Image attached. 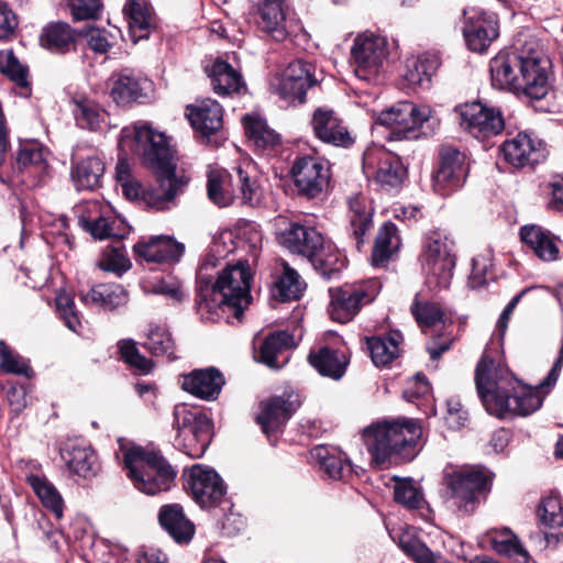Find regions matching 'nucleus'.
<instances>
[{
  "mask_svg": "<svg viewBox=\"0 0 563 563\" xmlns=\"http://www.w3.org/2000/svg\"><path fill=\"white\" fill-rule=\"evenodd\" d=\"M119 147L139 155L155 174L156 184L142 191L144 203L156 211L176 207L190 177L177 168L167 136L155 131L148 122L140 121L121 130Z\"/></svg>",
  "mask_w": 563,
  "mask_h": 563,
  "instance_id": "f257e3e1",
  "label": "nucleus"
},
{
  "mask_svg": "<svg viewBox=\"0 0 563 563\" xmlns=\"http://www.w3.org/2000/svg\"><path fill=\"white\" fill-rule=\"evenodd\" d=\"M81 302L103 310H114L129 300L128 291L115 283H103L92 286L88 291H80Z\"/></svg>",
  "mask_w": 563,
  "mask_h": 563,
  "instance_id": "72a5a7b5",
  "label": "nucleus"
},
{
  "mask_svg": "<svg viewBox=\"0 0 563 563\" xmlns=\"http://www.w3.org/2000/svg\"><path fill=\"white\" fill-rule=\"evenodd\" d=\"M394 497L398 504L411 509L421 508L424 503L422 493L412 479L397 481L394 488Z\"/></svg>",
  "mask_w": 563,
  "mask_h": 563,
  "instance_id": "680f3d73",
  "label": "nucleus"
},
{
  "mask_svg": "<svg viewBox=\"0 0 563 563\" xmlns=\"http://www.w3.org/2000/svg\"><path fill=\"white\" fill-rule=\"evenodd\" d=\"M363 169L367 176H373L375 183L385 191L399 188L407 177L401 158L383 148L365 151Z\"/></svg>",
  "mask_w": 563,
  "mask_h": 563,
  "instance_id": "ddd939ff",
  "label": "nucleus"
},
{
  "mask_svg": "<svg viewBox=\"0 0 563 563\" xmlns=\"http://www.w3.org/2000/svg\"><path fill=\"white\" fill-rule=\"evenodd\" d=\"M206 73L217 95L230 96L245 88L242 75L221 58L214 59L210 66H207Z\"/></svg>",
  "mask_w": 563,
  "mask_h": 563,
  "instance_id": "f704fd0d",
  "label": "nucleus"
},
{
  "mask_svg": "<svg viewBox=\"0 0 563 563\" xmlns=\"http://www.w3.org/2000/svg\"><path fill=\"white\" fill-rule=\"evenodd\" d=\"M0 369L15 375L31 376V368L27 363L16 353L0 341Z\"/></svg>",
  "mask_w": 563,
  "mask_h": 563,
  "instance_id": "0e129e2a",
  "label": "nucleus"
},
{
  "mask_svg": "<svg viewBox=\"0 0 563 563\" xmlns=\"http://www.w3.org/2000/svg\"><path fill=\"white\" fill-rule=\"evenodd\" d=\"M363 437L373 462L384 468L413 460L419 452L422 428L415 419L382 420L367 427Z\"/></svg>",
  "mask_w": 563,
  "mask_h": 563,
  "instance_id": "7ed1b4c3",
  "label": "nucleus"
},
{
  "mask_svg": "<svg viewBox=\"0 0 563 563\" xmlns=\"http://www.w3.org/2000/svg\"><path fill=\"white\" fill-rule=\"evenodd\" d=\"M551 89V60L545 56L536 40H526L518 93L530 99L541 100Z\"/></svg>",
  "mask_w": 563,
  "mask_h": 563,
  "instance_id": "9d476101",
  "label": "nucleus"
},
{
  "mask_svg": "<svg viewBox=\"0 0 563 563\" xmlns=\"http://www.w3.org/2000/svg\"><path fill=\"white\" fill-rule=\"evenodd\" d=\"M174 424L178 430L177 435H190L196 439L195 446H190L191 459L201 457L211 439V421L202 412L191 410L185 405L176 406L174 409Z\"/></svg>",
  "mask_w": 563,
  "mask_h": 563,
  "instance_id": "a211bd4d",
  "label": "nucleus"
},
{
  "mask_svg": "<svg viewBox=\"0 0 563 563\" xmlns=\"http://www.w3.org/2000/svg\"><path fill=\"white\" fill-rule=\"evenodd\" d=\"M410 310L423 332L438 324H445L444 312L438 303L429 301L420 302L416 298Z\"/></svg>",
  "mask_w": 563,
  "mask_h": 563,
  "instance_id": "bf43d9fd",
  "label": "nucleus"
},
{
  "mask_svg": "<svg viewBox=\"0 0 563 563\" xmlns=\"http://www.w3.org/2000/svg\"><path fill=\"white\" fill-rule=\"evenodd\" d=\"M520 239L541 261L553 262L559 260L560 239L550 231L536 224L523 225L520 229Z\"/></svg>",
  "mask_w": 563,
  "mask_h": 563,
  "instance_id": "c756f323",
  "label": "nucleus"
},
{
  "mask_svg": "<svg viewBox=\"0 0 563 563\" xmlns=\"http://www.w3.org/2000/svg\"><path fill=\"white\" fill-rule=\"evenodd\" d=\"M318 82L314 66L301 59L291 62L283 71L277 93L288 103H303L307 90Z\"/></svg>",
  "mask_w": 563,
  "mask_h": 563,
  "instance_id": "4be33fe9",
  "label": "nucleus"
},
{
  "mask_svg": "<svg viewBox=\"0 0 563 563\" xmlns=\"http://www.w3.org/2000/svg\"><path fill=\"white\" fill-rule=\"evenodd\" d=\"M35 495L57 520L62 519L64 512V500L57 488L45 477L38 474H29L25 477Z\"/></svg>",
  "mask_w": 563,
  "mask_h": 563,
  "instance_id": "79ce46f5",
  "label": "nucleus"
},
{
  "mask_svg": "<svg viewBox=\"0 0 563 563\" xmlns=\"http://www.w3.org/2000/svg\"><path fill=\"white\" fill-rule=\"evenodd\" d=\"M242 123L246 135L258 148H273L280 141L279 134L271 129L266 121L257 114H245Z\"/></svg>",
  "mask_w": 563,
  "mask_h": 563,
  "instance_id": "49530a36",
  "label": "nucleus"
},
{
  "mask_svg": "<svg viewBox=\"0 0 563 563\" xmlns=\"http://www.w3.org/2000/svg\"><path fill=\"white\" fill-rule=\"evenodd\" d=\"M187 117L191 125L206 136L218 132L223 124V109L218 101L210 98L188 106Z\"/></svg>",
  "mask_w": 563,
  "mask_h": 563,
  "instance_id": "cd10ccee",
  "label": "nucleus"
},
{
  "mask_svg": "<svg viewBox=\"0 0 563 563\" xmlns=\"http://www.w3.org/2000/svg\"><path fill=\"white\" fill-rule=\"evenodd\" d=\"M118 443L117 457L122 459L128 476L137 490L156 495L172 487L176 473L161 455L124 439H119Z\"/></svg>",
  "mask_w": 563,
  "mask_h": 563,
  "instance_id": "20e7f679",
  "label": "nucleus"
},
{
  "mask_svg": "<svg viewBox=\"0 0 563 563\" xmlns=\"http://www.w3.org/2000/svg\"><path fill=\"white\" fill-rule=\"evenodd\" d=\"M291 175L298 191L309 198L320 195L330 180V168L327 162L313 156L296 158Z\"/></svg>",
  "mask_w": 563,
  "mask_h": 563,
  "instance_id": "6ab92c4d",
  "label": "nucleus"
},
{
  "mask_svg": "<svg viewBox=\"0 0 563 563\" xmlns=\"http://www.w3.org/2000/svg\"><path fill=\"white\" fill-rule=\"evenodd\" d=\"M493 267V258L489 252L478 254L472 260V272L468 278V285L472 288H481L487 284L488 273Z\"/></svg>",
  "mask_w": 563,
  "mask_h": 563,
  "instance_id": "338daca9",
  "label": "nucleus"
},
{
  "mask_svg": "<svg viewBox=\"0 0 563 563\" xmlns=\"http://www.w3.org/2000/svg\"><path fill=\"white\" fill-rule=\"evenodd\" d=\"M75 213L78 218V224L91 234L93 239H118L122 240L128 233L123 220L106 216L102 205L97 201H87L77 206Z\"/></svg>",
  "mask_w": 563,
  "mask_h": 563,
  "instance_id": "2eb2a0df",
  "label": "nucleus"
},
{
  "mask_svg": "<svg viewBox=\"0 0 563 563\" xmlns=\"http://www.w3.org/2000/svg\"><path fill=\"white\" fill-rule=\"evenodd\" d=\"M380 287V283L372 278L330 288L329 313L331 319L341 323L349 322L363 306L376 298Z\"/></svg>",
  "mask_w": 563,
  "mask_h": 563,
  "instance_id": "1a4fd4ad",
  "label": "nucleus"
},
{
  "mask_svg": "<svg viewBox=\"0 0 563 563\" xmlns=\"http://www.w3.org/2000/svg\"><path fill=\"white\" fill-rule=\"evenodd\" d=\"M234 175L225 169L213 168L208 173L207 191L209 199L219 207H228L235 197V187L244 203H256L261 197V187L252 162L234 167Z\"/></svg>",
  "mask_w": 563,
  "mask_h": 563,
  "instance_id": "39448f33",
  "label": "nucleus"
},
{
  "mask_svg": "<svg viewBox=\"0 0 563 563\" xmlns=\"http://www.w3.org/2000/svg\"><path fill=\"white\" fill-rule=\"evenodd\" d=\"M526 54V40H518L515 51L500 52L489 62L492 85L518 93L520 75Z\"/></svg>",
  "mask_w": 563,
  "mask_h": 563,
  "instance_id": "412c9836",
  "label": "nucleus"
},
{
  "mask_svg": "<svg viewBox=\"0 0 563 563\" xmlns=\"http://www.w3.org/2000/svg\"><path fill=\"white\" fill-rule=\"evenodd\" d=\"M538 515L547 529L544 538L548 544H556L563 540V499L558 494H550L542 499Z\"/></svg>",
  "mask_w": 563,
  "mask_h": 563,
  "instance_id": "473e14b6",
  "label": "nucleus"
},
{
  "mask_svg": "<svg viewBox=\"0 0 563 563\" xmlns=\"http://www.w3.org/2000/svg\"><path fill=\"white\" fill-rule=\"evenodd\" d=\"M465 155L451 145L439 151V168L432 177V188L440 196H449L463 186L466 177Z\"/></svg>",
  "mask_w": 563,
  "mask_h": 563,
  "instance_id": "dca6fc26",
  "label": "nucleus"
},
{
  "mask_svg": "<svg viewBox=\"0 0 563 563\" xmlns=\"http://www.w3.org/2000/svg\"><path fill=\"white\" fill-rule=\"evenodd\" d=\"M68 5L77 21L96 19L101 9L100 0H68Z\"/></svg>",
  "mask_w": 563,
  "mask_h": 563,
  "instance_id": "774afa93",
  "label": "nucleus"
},
{
  "mask_svg": "<svg viewBox=\"0 0 563 563\" xmlns=\"http://www.w3.org/2000/svg\"><path fill=\"white\" fill-rule=\"evenodd\" d=\"M320 471L331 479H343L351 473L350 464L340 455L331 454L325 446H317L311 451Z\"/></svg>",
  "mask_w": 563,
  "mask_h": 563,
  "instance_id": "6e6d98bb",
  "label": "nucleus"
},
{
  "mask_svg": "<svg viewBox=\"0 0 563 563\" xmlns=\"http://www.w3.org/2000/svg\"><path fill=\"white\" fill-rule=\"evenodd\" d=\"M399 547L416 563H450L441 554L431 551L421 540L408 533L400 537Z\"/></svg>",
  "mask_w": 563,
  "mask_h": 563,
  "instance_id": "13d9d810",
  "label": "nucleus"
},
{
  "mask_svg": "<svg viewBox=\"0 0 563 563\" xmlns=\"http://www.w3.org/2000/svg\"><path fill=\"white\" fill-rule=\"evenodd\" d=\"M323 236L314 228L297 223L282 234L280 242L291 253L303 255L308 258L316 254V251L323 246Z\"/></svg>",
  "mask_w": 563,
  "mask_h": 563,
  "instance_id": "c85d7f7f",
  "label": "nucleus"
},
{
  "mask_svg": "<svg viewBox=\"0 0 563 563\" xmlns=\"http://www.w3.org/2000/svg\"><path fill=\"white\" fill-rule=\"evenodd\" d=\"M440 65L438 55L423 53L407 64L405 79L412 87H428Z\"/></svg>",
  "mask_w": 563,
  "mask_h": 563,
  "instance_id": "c03bdc74",
  "label": "nucleus"
},
{
  "mask_svg": "<svg viewBox=\"0 0 563 563\" xmlns=\"http://www.w3.org/2000/svg\"><path fill=\"white\" fill-rule=\"evenodd\" d=\"M308 361L319 374L334 380H339L343 377L349 365V358L344 352L329 346H322L317 351H311Z\"/></svg>",
  "mask_w": 563,
  "mask_h": 563,
  "instance_id": "58836bf2",
  "label": "nucleus"
},
{
  "mask_svg": "<svg viewBox=\"0 0 563 563\" xmlns=\"http://www.w3.org/2000/svg\"><path fill=\"white\" fill-rule=\"evenodd\" d=\"M133 250L139 260L148 263H174L180 260L185 246L168 235H157L139 241Z\"/></svg>",
  "mask_w": 563,
  "mask_h": 563,
  "instance_id": "b1692460",
  "label": "nucleus"
},
{
  "mask_svg": "<svg viewBox=\"0 0 563 563\" xmlns=\"http://www.w3.org/2000/svg\"><path fill=\"white\" fill-rule=\"evenodd\" d=\"M71 112L76 124L88 131H100L107 124L108 113L96 101L76 96L71 99Z\"/></svg>",
  "mask_w": 563,
  "mask_h": 563,
  "instance_id": "ea45409f",
  "label": "nucleus"
},
{
  "mask_svg": "<svg viewBox=\"0 0 563 563\" xmlns=\"http://www.w3.org/2000/svg\"><path fill=\"white\" fill-rule=\"evenodd\" d=\"M296 346L295 338L287 331H276L266 336L258 351V358L271 368H282Z\"/></svg>",
  "mask_w": 563,
  "mask_h": 563,
  "instance_id": "7c9ffc66",
  "label": "nucleus"
},
{
  "mask_svg": "<svg viewBox=\"0 0 563 563\" xmlns=\"http://www.w3.org/2000/svg\"><path fill=\"white\" fill-rule=\"evenodd\" d=\"M421 263L430 287L446 289L456 263L453 240L440 231L430 232L423 242Z\"/></svg>",
  "mask_w": 563,
  "mask_h": 563,
  "instance_id": "6e6552de",
  "label": "nucleus"
},
{
  "mask_svg": "<svg viewBox=\"0 0 563 563\" xmlns=\"http://www.w3.org/2000/svg\"><path fill=\"white\" fill-rule=\"evenodd\" d=\"M143 346L154 356L165 357L167 361L176 358L175 342L164 325H150Z\"/></svg>",
  "mask_w": 563,
  "mask_h": 563,
  "instance_id": "603ef678",
  "label": "nucleus"
},
{
  "mask_svg": "<svg viewBox=\"0 0 563 563\" xmlns=\"http://www.w3.org/2000/svg\"><path fill=\"white\" fill-rule=\"evenodd\" d=\"M0 71L14 82L19 95L29 97L31 93L27 67L22 65L12 49L0 52Z\"/></svg>",
  "mask_w": 563,
  "mask_h": 563,
  "instance_id": "09e8293b",
  "label": "nucleus"
},
{
  "mask_svg": "<svg viewBox=\"0 0 563 563\" xmlns=\"http://www.w3.org/2000/svg\"><path fill=\"white\" fill-rule=\"evenodd\" d=\"M40 41L44 48L53 53H65L75 43V32L65 22H53L43 27Z\"/></svg>",
  "mask_w": 563,
  "mask_h": 563,
  "instance_id": "a18cd8bd",
  "label": "nucleus"
},
{
  "mask_svg": "<svg viewBox=\"0 0 563 563\" xmlns=\"http://www.w3.org/2000/svg\"><path fill=\"white\" fill-rule=\"evenodd\" d=\"M254 20L260 30L272 35L276 41H284L288 31L284 0H251Z\"/></svg>",
  "mask_w": 563,
  "mask_h": 563,
  "instance_id": "393cba45",
  "label": "nucleus"
},
{
  "mask_svg": "<svg viewBox=\"0 0 563 563\" xmlns=\"http://www.w3.org/2000/svg\"><path fill=\"white\" fill-rule=\"evenodd\" d=\"M223 385V375L213 367L195 369L183 379V388L186 391L205 400H214Z\"/></svg>",
  "mask_w": 563,
  "mask_h": 563,
  "instance_id": "bb28decb",
  "label": "nucleus"
},
{
  "mask_svg": "<svg viewBox=\"0 0 563 563\" xmlns=\"http://www.w3.org/2000/svg\"><path fill=\"white\" fill-rule=\"evenodd\" d=\"M402 336L399 332H390L386 336H373L366 340L371 358L376 366H387L399 356V344Z\"/></svg>",
  "mask_w": 563,
  "mask_h": 563,
  "instance_id": "37998d69",
  "label": "nucleus"
},
{
  "mask_svg": "<svg viewBox=\"0 0 563 563\" xmlns=\"http://www.w3.org/2000/svg\"><path fill=\"white\" fill-rule=\"evenodd\" d=\"M466 18L463 34L468 48L483 53L499 36L497 15L479 8L464 9Z\"/></svg>",
  "mask_w": 563,
  "mask_h": 563,
  "instance_id": "f3484780",
  "label": "nucleus"
},
{
  "mask_svg": "<svg viewBox=\"0 0 563 563\" xmlns=\"http://www.w3.org/2000/svg\"><path fill=\"white\" fill-rule=\"evenodd\" d=\"M460 125L476 139H486L499 134L505 126L499 108L479 101L456 107Z\"/></svg>",
  "mask_w": 563,
  "mask_h": 563,
  "instance_id": "4468645a",
  "label": "nucleus"
},
{
  "mask_svg": "<svg viewBox=\"0 0 563 563\" xmlns=\"http://www.w3.org/2000/svg\"><path fill=\"white\" fill-rule=\"evenodd\" d=\"M121 358L139 374L146 375L153 368V362L140 353L133 340H121L118 343Z\"/></svg>",
  "mask_w": 563,
  "mask_h": 563,
  "instance_id": "052dcab7",
  "label": "nucleus"
},
{
  "mask_svg": "<svg viewBox=\"0 0 563 563\" xmlns=\"http://www.w3.org/2000/svg\"><path fill=\"white\" fill-rule=\"evenodd\" d=\"M56 308L60 318L64 320L65 325L69 330L78 332L81 328V321L73 298L66 292L58 294L56 296Z\"/></svg>",
  "mask_w": 563,
  "mask_h": 563,
  "instance_id": "69168bd1",
  "label": "nucleus"
},
{
  "mask_svg": "<svg viewBox=\"0 0 563 563\" xmlns=\"http://www.w3.org/2000/svg\"><path fill=\"white\" fill-rule=\"evenodd\" d=\"M185 488L201 508H213L221 504L227 486L221 476L210 466L194 464L184 471Z\"/></svg>",
  "mask_w": 563,
  "mask_h": 563,
  "instance_id": "f8f14e48",
  "label": "nucleus"
},
{
  "mask_svg": "<svg viewBox=\"0 0 563 563\" xmlns=\"http://www.w3.org/2000/svg\"><path fill=\"white\" fill-rule=\"evenodd\" d=\"M313 267L325 278H332L345 267V256L330 242L323 241V246L309 258Z\"/></svg>",
  "mask_w": 563,
  "mask_h": 563,
  "instance_id": "de8ad7c7",
  "label": "nucleus"
},
{
  "mask_svg": "<svg viewBox=\"0 0 563 563\" xmlns=\"http://www.w3.org/2000/svg\"><path fill=\"white\" fill-rule=\"evenodd\" d=\"M104 173V164L97 156H87L79 159L73 155L71 180L77 190H93L100 186Z\"/></svg>",
  "mask_w": 563,
  "mask_h": 563,
  "instance_id": "4c0bfd02",
  "label": "nucleus"
},
{
  "mask_svg": "<svg viewBox=\"0 0 563 563\" xmlns=\"http://www.w3.org/2000/svg\"><path fill=\"white\" fill-rule=\"evenodd\" d=\"M490 543L493 549L500 554H505L518 561L521 560L522 562L528 561V552L509 529L493 531L490 533Z\"/></svg>",
  "mask_w": 563,
  "mask_h": 563,
  "instance_id": "4d7b16f0",
  "label": "nucleus"
},
{
  "mask_svg": "<svg viewBox=\"0 0 563 563\" xmlns=\"http://www.w3.org/2000/svg\"><path fill=\"white\" fill-rule=\"evenodd\" d=\"M350 225L357 247L363 243L366 232L373 227L372 210L364 197L355 196L349 199Z\"/></svg>",
  "mask_w": 563,
  "mask_h": 563,
  "instance_id": "3c124183",
  "label": "nucleus"
},
{
  "mask_svg": "<svg viewBox=\"0 0 563 563\" xmlns=\"http://www.w3.org/2000/svg\"><path fill=\"white\" fill-rule=\"evenodd\" d=\"M99 266L103 271L121 275L131 268V262L125 249L122 245H118L104 251Z\"/></svg>",
  "mask_w": 563,
  "mask_h": 563,
  "instance_id": "e2e57ef3",
  "label": "nucleus"
},
{
  "mask_svg": "<svg viewBox=\"0 0 563 563\" xmlns=\"http://www.w3.org/2000/svg\"><path fill=\"white\" fill-rule=\"evenodd\" d=\"M282 268L275 282L274 295L283 301L299 299L305 289V283L288 263L282 262Z\"/></svg>",
  "mask_w": 563,
  "mask_h": 563,
  "instance_id": "864d4df0",
  "label": "nucleus"
},
{
  "mask_svg": "<svg viewBox=\"0 0 563 563\" xmlns=\"http://www.w3.org/2000/svg\"><path fill=\"white\" fill-rule=\"evenodd\" d=\"M376 122L391 129V139H418L432 134L439 125L429 106H418L410 101H401L382 111Z\"/></svg>",
  "mask_w": 563,
  "mask_h": 563,
  "instance_id": "423d86ee",
  "label": "nucleus"
},
{
  "mask_svg": "<svg viewBox=\"0 0 563 563\" xmlns=\"http://www.w3.org/2000/svg\"><path fill=\"white\" fill-rule=\"evenodd\" d=\"M388 56L387 40L373 32L357 34L351 47V63L356 76L372 80L383 68Z\"/></svg>",
  "mask_w": 563,
  "mask_h": 563,
  "instance_id": "9b49d317",
  "label": "nucleus"
},
{
  "mask_svg": "<svg viewBox=\"0 0 563 563\" xmlns=\"http://www.w3.org/2000/svg\"><path fill=\"white\" fill-rule=\"evenodd\" d=\"M60 456L69 472L79 477L89 478L99 471L98 457L89 445L66 444Z\"/></svg>",
  "mask_w": 563,
  "mask_h": 563,
  "instance_id": "c9c22d12",
  "label": "nucleus"
},
{
  "mask_svg": "<svg viewBox=\"0 0 563 563\" xmlns=\"http://www.w3.org/2000/svg\"><path fill=\"white\" fill-rule=\"evenodd\" d=\"M291 395L275 396L261 404V413L256 420L265 434L277 431L296 410Z\"/></svg>",
  "mask_w": 563,
  "mask_h": 563,
  "instance_id": "a878e982",
  "label": "nucleus"
},
{
  "mask_svg": "<svg viewBox=\"0 0 563 563\" xmlns=\"http://www.w3.org/2000/svg\"><path fill=\"white\" fill-rule=\"evenodd\" d=\"M234 251L232 232H223L214 241L212 253L200 264L197 271L199 283V299L197 310L201 319L217 322L230 312L238 320L244 309L251 303L250 265L246 261H239L235 265H228L213 280L210 271L216 267V256H225Z\"/></svg>",
  "mask_w": 563,
  "mask_h": 563,
  "instance_id": "f03ea898",
  "label": "nucleus"
},
{
  "mask_svg": "<svg viewBox=\"0 0 563 563\" xmlns=\"http://www.w3.org/2000/svg\"><path fill=\"white\" fill-rule=\"evenodd\" d=\"M400 246V238L396 225L391 222L385 223L375 240L372 262L375 266L384 265Z\"/></svg>",
  "mask_w": 563,
  "mask_h": 563,
  "instance_id": "8fccbe9b",
  "label": "nucleus"
},
{
  "mask_svg": "<svg viewBox=\"0 0 563 563\" xmlns=\"http://www.w3.org/2000/svg\"><path fill=\"white\" fill-rule=\"evenodd\" d=\"M500 152L514 167L533 166L547 156L544 144L527 133H519L503 143Z\"/></svg>",
  "mask_w": 563,
  "mask_h": 563,
  "instance_id": "5701e85b",
  "label": "nucleus"
},
{
  "mask_svg": "<svg viewBox=\"0 0 563 563\" xmlns=\"http://www.w3.org/2000/svg\"><path fill=\"white\" fill-rule=\"evenodd\" d=\"M158 521L168 536L179 544H187L195 534V525L186 517L178 504L165 505L158 512Z\"/></svg>",
  "mask_w": 563,
  "mask_h": 563,
  "instance_id": "2f4dec72",
  "label": "nucleus"
},
{
  "mask_svg": "<svg viewBox=\"0 0 563 563\" xmlns=\"http://www.w3.org/2000/svg\"><path fill=\"white\" fill-rule=\"evenodd\" d=\"M112 80L110 93L118 104L141 101L142 98L146 97L145 91L151 88V81L147 78L125 71L113 76Z\"/></svg>",
  "mask_w": 563,
  "mask_h": 563,
  "instance_id": "e433bc0d",
  "label": "nucleus"
},
{
  "mask_svg": "<svg viewBox=\"0 0 563 563\" xmlns=\"http://www.w3.org/2000/svg\"><path fill=\"white\" fill-rule=\"evenodd\" d=\"M314 136L322 143L347 148L355 142L345 121L331 108L319 107L311 117Z\"/></svg>",
  "mask_w": 563,
  "mask_h": 563,
  "instance_id": "aec40b11",
  "label": "nucleus"
},
{
  "mask_svg": "<svg viewBox=\"0 0 563 563\" xmlns=\"http://www.w3.org/2000/svg\"><path fill=\"white\" fill-rule=\"evenodd\" d=\"M129 25V35L133 43L147 38L154 26V18L151 8L137 0H128L124 9Z\"/></svg>",
  "mask_w": 563,
  "mask_h": 563,
  "instance_id": "a19ab883",
  "label": "nucleus"
},
{
  "mask_svg": "<svg viewBox=\"0 0 563 563\" xmlns=\"http://www.w3.org/2000/svg\"><path fill=\"white\" fill-rule=\"evenodd\" d=\"M16 167L21 172L41 176L47 168V162L43 148L35 142L21 145L16 154Z\"/></svg>",
  "mask_w": 563,
  "mask_h": 563,
  "instance_id": "5fc2aeb1",
  "label": "nucleus"
},
{
  "mask_svg": "<svg viewBox=\"0 0 563 563\" xmlns=\"http://www.w3.org/2000/svg\"><path fill=\"white\" fill-rule=\"evenodd\" d=\"M490 473L467 467L445 473L444 484L453 506L463 515L473 514L490 490Z\"/></svg>",
  "mask_w": 563,
  "mask_h": 563,
  "instance_id": "0eeeda50",
  "label": "nucleus"
}]
</instances>
